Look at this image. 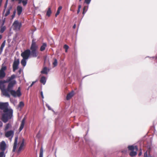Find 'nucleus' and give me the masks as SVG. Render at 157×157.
<instances>
[{"label": "nucleus", "mask_w": 157, "mask_h": 157, "mask_svg": "<svg viewBox=\"0 0 157 157\" xmlns=\"http://www.w3.org/2000/svg\"><path fill=\"white\" fill-rule=\"evenodd\" d=\"M16 84L17 81L14 79L13 82H10L9 84L6 89H4L2 90L3 94L6 97L10 98V95L9 93V92L11 95L14 98L20 97L21 95L20 87H19L16 91L13 90V87Z\"/></svg>", "instance_id": "1"}, {"label": "nucleus", "mask_w": 157, "mask_h": 157, "mask_svg": "<svg viewBox=\"0 0 157 157\" xmlns=\"http://www.w3.org/2000/svg\"><path fill=\"white\" fill-rule=\"evenodd\" d=\"M16 78V75H15L13 74L10 76L8 77L6 80H0V89L2 91L4 89L5 85L4 84L8 83L7 87L8 86L10 82H13L15 79Z\"/></svg>", "instance_id": "2"}, {"label": "nucleus", "mask_w": 157, "mask_h": 157, "mask_svg": "<svg viewBox=\"0 0 157 157\" xmlns=\"http://www.w3.org/2000/svg\"><path fill=\"white\" fill-rule=\"evenodd\" d=\"M13 110L10 109L6 112H3L2 114V120L4 123L7 122L10 119L13 117Z\"/></svg>", "instance_id": "3"}, {"label": "nucleus", "mask_w": 157, "mask_h": 157, "mask_svg": "<svg viewBox=\"0 0 157 157\" xmlns=\"http://www.w3.org/2000/svg\"><path fill=\"white\" fill-rule=\"evenodd\" d=\"M38 48V46L36 45V42L34 41V40L33 39L30 48V49L31 50L30 55L32 57H36L37 56L38 52L37 51V50Z\"/></svg>", "instance_id": "4"}, {"label": "nucleus", "mask_w": 157, "mask_h": 157, "mask_svg": "<svg viewBox=\"0 0 157 157\" xmlns=\"http://www.w3.org/2000/svg\"><path fill=\"white\" fill-rule=\"evenodd\" d=\"M128 150L131 151L129 155L131 157H134L137 154V151L138 150V147L136 145H129L128 147Z\"/></svg>", "instance_id": "5"}, {"label": "nucleus", "mask_w": 157, "mask_h": 157, "mask_svg": "<svg viewBox=\"0 0 157 157\" xmlns=\"http://www.w3.org/2000/svg\"><path fill=\"white\" fill-rule=\"evenodd\" d=\"M31 51L29 49H28L25 50L21 54V56L23 58L28 59L30 55Z\"/></svg>", "instance_id": "6"}, {"label": "nucleus", "mask_w": 157, "mask_h": 157, "mask_svg": "<svg viewBox=\"0 0 157 157\" xmlns=\"http://www.w3.org/2000/svg\"><path fill=\"white\" fill-rule=\"evenodd\" d=\"M0 109L3 110V112H6L10 110L8 108L7 103H0Z\"/></svg>", "instance_id": "7"}, {"label": "nucleus", "mask_w": 157, "mask_h": 157, "mask_svg": "<svg viewBox=\"0 0 157 157\" xmlns=\"http://www.w3.org/2000/svg\"><path fill=\"white\" fill-rule=\"evenodd\" d=\"M13 26L14 30L19 31L22 26V24L21 22H19L18 21H15L13 24Z\"/></svg>", "instance_id": "8"}, {"label": "nucleus", "mask_w": 157, "mask_h": 157, "mask_svg": "<svg viewBox=\"0 0 157 157\" xmlns=\"http://www.w3.org/2000/svg\"><path fill=\"white\" fill-rule=\"evenodd\" d=\"M6 69V66H3L0 70V79H2L4 78L6 76L5 71Z\"/></svg>", "instance_id": "9"}, {"label": "nucleus", "mask_w": 157, "mask_h": 157, "mask_svg": "<svg viewBox=\"0 0 157 157\" xmlns=\"http://www.w3.org/2000/svg\"><path fill=\"white\" fill-rule=\"evenodd\" d=\"M25 140L24 139H23L22 142L20 145V146L17 151V153L19 154L24 149L25 145L24 144Z\"/></svg>", "instance_id": "10"}, {"label": "nucleus", "mask_w": 157, "mask_h": 157, "mask_svg": "<svg viewBox=\"0 0 157 157\" xmlns=\"http://www.w3.org/2000/svg\"><path fill=\"white\" fill-rule=\"evenodd\" d=\"M6 148V144L4 141H2L0 144V150L4 152Z\"/></svg>", "instance_id": "11"}, {"label": "nucleus", "mask_w": 157, "mask_h": 157, "mask_svg": "<svg viewBox=\"0 0 157 157\" xmlns=\"http://www.w3.org/2000/svg\"><path fill=\"white\" fill-rule=\"evenodd\" d=\"M19 63V60H15L13 65V71L14 72L18 69V65Z\"/></svg>", "instance_id": "12"}, {"label": "nucleus", "mask_w": 157, "mask_h": 157, "mask_svg": "<svg viewBox=\"0 0 157 157\" xmlns=\"http://www.w3.org/2000/svg\"><path fill=\"white\" fill-rule=\"evenodd\" d=\"M18 139V137L17 136L15 137L12 150V151L13 152H15L17 149Z\"/></svg>", "instance_id": "13"}, {"label": "nucleus", "mask_w": 157, "mask_h": 157, "mask_svg": "<svg viewBox=\"0 0 157 157\" xmlns=\"http://www.w3.org/2000/svg\"><path fill=\"white\" fill-rule=\"evenodd\" d=\"M14 131L13 130H10L7 131L5 133V136L6 137H9L12 136V138H13L14 135Z\"/></svg>", "instance_id": "14"}, {"label": "nucleus", "mask_w": 157, "mask_h": 157, "mask_svg": "<svg viewBox=\"0 0 157 157\" xmlns=\"http://www.w3.org/2000/svg\"><path fill=\"white\" fill-rule=\"evenodd\" d=\"M25 119L24 118L21 121V123L19 128V132H20L23 129L25 125Z\"/></svg>", "instance_id": "15"}, {"label": "nucleus", "mask_w": 157, "mask_h": 157, "mask_svg": "<svg viewBox=\"0 0 157 157\" xmlns=\"http://www.w3.org/2000/svg\"><path fill=\"white\" fill-rule=\"evenodd\" d=\"M17 14L19 16L21 14L22 11V7L20 6H18L17 7Z\"/></svg>", "instance_id": "16"}, {"label": "nucleus", "mask_w": 157, "mask_h": 157, "mask_svg": "<svg viewBox=\"0 0 157 157\" xmlns=\"http://www.w3.org/2000/svg\"><path fill=\"white\" fill-rule=\"evenodd\" d=\"M18 1V3L20 4L21 3H22L23 5L24 6H25L28 3V0H16Z\"/></svg>", "instance_id": "17"}, {"label": "nucleus", "mask_w": 157, "mask_h": 157, "mask_svg": "<svg viewBox=\"0 0 157 157\" xmlns=\"http://www.w3.org/2000/svg\"><path fill=\"white\" fill-rule=\"evenodd\" d=\"M74 92L72 91L68 94L66 97V99L67 100L70 99L74 95Z\"/></svg>", "instance_id": "18"}, {"label": "nucleus", "mask_w": 157, "mask_h": 157, "mask_svg": "<svg viewBox=\"0 0 157 157\" xmlns=\"http://www.w3.org/2000/svg\"><path fill=\"white\" fill-rule=\"evenodd\" d=\"M51 6H49L48 8V10L46 13V16L48 17H49L52 13V11L51 10Z\"/></svg>", "instance_id": "19"}, {"label": "nucleus", "mask_w": 157, "mask_h": 157, "mask_svg": "<svg viewBox=\"0 0 157 157\" xmlns=\"http://www.w3.org/2000/svg\"><path fill=\"white\" fill-rule=\"evenodd\" d=\"M40 82L43 85H44L46 82V78L44 76L42 77L40 79Z\"/></svg>", "instance_id": "20"}, {"label": "nucleus", "mask_w": 157, "mask_h": 157, "mask_svg": "<svg viewBox=\"0 0 157 157\" xmlns=\"http://www.w3.org/2000/svg\"><path fill=\"white\" fill-rule=\"evenodd\" d=\"M47 46V44L45 43L43 44L41 46L40 49V50L41 51H44Z\"/></svg>", "instance_id": "21"}, {"label": "nucleus", "mask_w": 157, "mask_h": 157, "mask_svg": "<svg viewBox=\"0 0 157 157\" xmlns=\"http://www.w3.org/2000/svg\"><path fill=\"white\" fill-rule=\"evenodd\" d=\"M6 41L4 40L2 43L0 48V53H1L3 51V48L5 46Z\"/></svg>", "instance_id": "22"}, {"label": "nucleus", "mask_w": 157, "mask_h": 157, "mask_svg": "<svg viewBox=\"0 0 157 157\" xmlns=\"http://www.w3.org/2000/svg\"><path fill=\"white\" fill-rule=\"evenodd\" d=\"M27 59L23 58V59L21 60V63L23 66H25L26 65V60Z\"/></svg>", "instance_id": "23"}, {"label": "nucleus", "mask_w": 157, "mask_h": 157, "mask_svg": "<svg viewBox=\"0 0 157 157\" xmlns=\"http://www.w3.org/2000/svg\"><path fill=\"white\" fill-rule=\"evenodd\" d=\"M42 74H47V69L46 67H44L43 70L41 71Z\"/></svg>", "instance_id": "24"}, {"label": "nucleus", "mask_w": 157, "mask_h": 157, "mask_svg": "<svg viewBox=\"0 0 157 157\" xmlns=\"http://www.w3.org/2000/svg\"><path fill=\"white\" fill-rule=\"evenodd\" d=\"M11 124H10L8 123L7 124L4 130L6 131L9 128L11 127Z\"/></svg>", "instance_id": "25"}, {"label": "nucleus", "mask_w": 157, "mask_h": 157, "mask_svg": "<svg viewBox=\"0 0 157 157\" xmlns=\"http://www.w3.org/2000/svg\"><path fill=\"white\" fill-rule=\"evenodd\" d=\"M43 150L42 147H41L40 151L39 157H43Z\"/></svg>", "instance_id": "26"}, {"label": "nucleus", "mask_w": 157, "mask_h": 157, "mask_svg": "<svg viewBox=\"0 0 157 157\" xmlns=\"http://www.w3.org/2000/svg\"><path fill=\"white\" fill-rule=\"evenodd\" d=\"M10 9H8L6 11V12L4 15V16L5 17L7 16L8 15H9L10 14Z\"/></svg>", "instance_id": "27"}, {"label": "nucleus", "mask_w": 157, "mask_h": 157, "mask_svg": "<svg viewBox=\"0 0 157 157\" xmlns=\"http://www.w3.org/2000/svg\"><path fill=\"white\" fill-rule=\"evenodd\" d=\"M6 29V27L5 26H2L1 27L0 30V32L2 33Z\"/></svg>", "instance_id": "28"}, {"label": "nucleus", "mask_w": 157, "mask_h": 157, "mask_svg": "<svg viewBox=\"0 0 157 157\" xmlns=\"http://www.w3.org/2000/svg\"><path fill=\"white\" fill-rule=\"evenodd\" d=\"M57 60L56 59H55L54 60V62L53 63V65L54 67H56L57 65Z\"/></svg>", "instance_id": "29"}, {"label": "nucleus", "mask_w": 157, "mask_h": 157, "mask_svg": "<svg viewBox=\"0 0 157 157\" xmlns=\"http://www.w3.org/2000/svg\"><path fill=\"white\" fill-rule=\"evenodd\" d=\"M24 105V103L23 102L21 101L20 102L18 106L19 107H23Z\"/></svg>", "instance_id": "30"}, {"label": "nucleus", "mask_w": 157, "mask_h": 157, "mask_svg": "<svg viewBox=\"0 0 157 157\" xmlns=\"http://www.w3.org/2000/svg\"><path fill=\"white\" fill-rule=\"evenodd\" d=\"M63 48L65 50V52H67L69 48L68 46L66 44H65L64 45Z\"/></svg>", "instance_id": "31"}, {"label": "nucleus", "mask_w": 157, "mask_h": 157, "mask_svg": "<svg viewBox=\"0 0 157 157\" xmlns=\"http://www.w3.org/2000/svg\"><path fill=\"white\" fill-rule=\"evenodd\" d=\"M86 7L84 6L83 9L82 14L84 15L85 13L86 12L87 10H86Z\"/></svg>", "instance_id": "32"}, {"label": "nucleus", "mask_w": 157, "mask_h": 157, "mask_svg": "<svg viewBox=\"0 0 157 157\" xmlns=\"http://www.w3.org/2000/svg\"><path fill=\"white\" fill-rule=\"evenodd\" d=\"M4 152L1 151L0 152V157H3L4 155Z\"/></svg>", "instance_id": "33"}, {"label": "nucleus", "mask_w": 157, "mask_h": 157, "mask_svg": "<svg viewBox=\"0 0 157 157\" xmlns=\"http://www.w3.org/2000/svg\"><path fill=\"white\" fill-rule=\"evenodd\" d=\"M91 0H85V2L88 4L90 3Z\"/></svg>", "instance_id": "34"}, {"label": "nucleus", "mask_w": 157, "mask_h": 157, "mask_svg": "<svg viewBox=\"0 0 157 157\" xmlns=\"http://www.w3.org/2000/svg\"><path fill=\"white\" fill-rule=\"evenodd\" d=\"M60 13V11L57 10L56 13L55 14L56 17H57V16Z\"/></svg>", "instance_id": "35"}, {"label": "nucleus", "mask_w": 157, "mask_h": 157, "mask_svg": "<svg viewBox=\"0 0 157 157\" xmlns=\"http://www.w3.org/2000/svg\"><path fill=\"white\" fill-rule=\"evenodd\" d=\"M16 12L15 11H14L13 12V15H12V19H13L15 17V14Z\"/></svg>", "instance_id": "36"}, {"label": "nucleus", "mask_w": 157, "mask_h": 157, "mask_svg": "<svg viewBox=\"0 0 157 157\" xmlns=\"http://www.w3.org/2000/svg\"><path fill=\"white\" fill-rule=\"evenodd\" d=\"M7 0L6 2V4H5V9H4L3 12H4L5 11V10L6 8V7L7 6Z\"/></svg>", "instance_id": "37"}, {"label": "nucleus", "mask_w": 157, "mask_h": 157, "mask_svg": "<svg viewBox=\"0 0 157 157\" xmlns=\"http://www.w3.org/2000/svg\"><path fill=\"white\" fill-rule=\"evenodd\" d=\"M144 157H147V151L144 153Z\"/></svg>", "instance_id": "38"}, {"label": "nucleus", "mask_w": 157, "mask_h": 157, "mask_svg": "<svg viewBox=\"0 0 157 157\" xmlns=\"http://www.w3.org/2000/svg\"><path fill=\"white\" fill-rule=\"evenodd\" d=\"M140 151L138 154V156H140V155H142V154L141 150L140 149Z\"/></svg>", "instance_id": "39"}, {"label": "nucleus", "mask_w": 157, "mask_h": 157, "mask_svg": "<svg viewBox=\"0 0 157 157\" xmlns=\"http://www.w3.org/2000/svg\"><path fill=\"white\" fill-rule=\"evenodd\" d=\"M62 9V7L61 6H60L58 7V10L60 11Z\"/></svg>", "instance_id": "40"}, {"label": "nucleus", "mask_w": 157, "mask_h": 157, "mask_svg": "<svg viewBox=\"0 0 157 157\" xmlns=\"http://www.w3.org/2000/svg\"><path fill=\"white\" fill-rule=\"evenodd\" d=\"M35 82H33L29 87H32Z\"/></svg>", "instance_id": "41"}, {"label": "nucleus", "mask_w": 157, "mask_h": 157, "mask_svg": "<svg viewBox=\"0 0 157 157\" xmlns=\"http://www.w3.org/2000/svg\"><path fill=\"white\" fill-rule=\"evenodd\" d=\"M40 94H41V95L42 97V98H44V97H43V92H40Z\"/></svg>", "instance_id": "42"}, {"label": "nucleus", "mask_w": 157, "mask_h": 157, "mask_svg": "<svg viewBox=\"0 0 157 157\" xmlns=\"http://www.w3.org/2000/svg\"><path fill=\"white\" fill-rule=\"evenodd\" d=\"M2 122L0 121V127H2Z\"/></svg>", "instance_id": "43"}, {"label": "nucleus", "mask_w": 157, "mask_h": 157, "mask_svg": "<svg viewBox=\"0 0 157 157\" xmlns=\"http://www.w3.org/2000/svg\"><path fill=\"white\" fill-rule=\"evenodd\" d=\"M80 11V9H78V10H77V14H78L79 13Z\"/></svg>", "instance_id": "44"}, {"label": "nucleus", "mask_w": 157, "mask_h": 157, "mask_svg": "<svg viewBox=\"0 0 157 157\" xmlns=\"http://www.w3.org/2000/svg\"><path fill=\"white\" fill-rule=\"evenodd\" d=\"M76 6L75 5H73L72 6V8H75L76 7Z\"/></svg>", "instance_id": "45"}, {"label": "nucleus", "mask_w": 157, "mask_h": 157, "mask_svg": "<svg viewBox=\"0 0 157 157\" xmlns=\"http://www.w3.org/2000/svg\"><path fill=\"white\" fill-rule=\"evenodd\" d=\"M76 28V25L75 24H74L73 26V28L74 29H75V28Z\"/></svg>", "instance_id": "46"}, {"label": "nucleus", "mask_w": 157, "mask_h": 157, "mask_svg": "<svg viewBox=\"0 0 157 157\" xmlns=\"http://www.w3.org/2000/svg\"><path fill=\"white\" fill-rule=\"evenodd\" d=\"M81 5H79L78 6V9H80V8H81Z\"/></svg>", "instance_id": "47"}, {"label": "nucleus", "mask_w": 157, "mask_h": 157, "mask_svg": "<svg viewBox=\"0 0 157 157\" xmlns=\"http://www.w3.org/2000/svg\"><path fill=\"white\" fill-rule=\"evenodd\" d=\"M2 0H0V6H1V3L2 2Z\"/></svg>", "instance_id": "48"}, {"label": "nucleus", "mask_w": 157, "mask_h": 157, "mask_svg": "<svg viewBox=\"0 0 157 157\" xmlns=\"http://www.w3.org/2000/svg\"><path fill=\"white\" fill-rule=\"evenodd\" d=\"M2 37L1 35H0V39H1Z\"/></svg>", "instance_id": "49"}, {"label": "nucleus", "mask_w": 157, "mask_h": 157, "mask_svg": "<svg viewBox=\"0 0 157 157\" xmlns=\"http://www.w3.org/2000/svg\"><path fill=\"white\" fill-rule=\"evenodd\" d=\"M21 70H19V73H20V72H21Z\"/></svg>", "instance_id": "50"}, {"label": "nucleus", "mask_w": 157, "mask_h": 157, "mask_svg": "<svg viewBox=\"0 0 157 157\" xmlns=\"http://www.w3.org/2000/svg\"><path fill=\"white\" fill-rule=\"evenodd\" d=\"M148 157H152V156H149H149H148Z\"/></svg>", "instance_id": "51"}, {"label": "nucleus", "mask_w": 157, "mask_h": 157, "mask_svg": "<svg viewBox=\"0 0 157 157\" xmlns=\"http://www.w3.org/2000/svg\"><path fill=\"white\" fill-rule=\"evenodd\" d=\"M71 11H72L73 12H74V10H72L71 9Z\"/></svg>", "instance_id": "52"}, {"label": "nucleus", "mask_w": 157, "mask_h": 157, "mask_svg": "<svg viewBox=\"0 0 157 157\" xmlns=\"http://www.w3.org/2000/svg\"><path fill=\"white\" fill-rule=\"evenodd\" d=\"M12 138V137H11V139H10V141H11V140Z\"/></svg>", "instance_id": "53"}, {"label": "nucleus", "mask_w": 157, "mask_h": 157, "mask_svg": "<svg viewBox=\"0 0 157 157\" xmlns=\"http://www.w3.org/2000/svg\"><path fill=\"white\" fill-rule=\"evenodd\" d=\"M11 1H12V2H13L15 1V0H11Z\"/></svg>", "instance_id": "54"}, {"label": "nucleus", "mask_w": 157, "mask_h": 157, "mask_svg": "<svg viewBox=\"0 0 157 157\" xmlns=\"http://www.w3.org/2000/svg\"><path fill=\"white\" fill-rule=\"evenodd\" d=\"M82 0H79V2H80V1H81Z\"/></svg>", "instance_id": "55"}, {"label": "nucleus", "mask_w": 157, "mask_h": 157, "mask_svg": "<svg viewBox=\"0 0 157 157\" xmlns=\"http://www.w3.org/2000/svg\"><path fill=\"white\" fill-rule=\"evenodd\" d=\"M156 59H157V57H156Z\"/></svg>", "instance_id": "56"}]
</instances>
